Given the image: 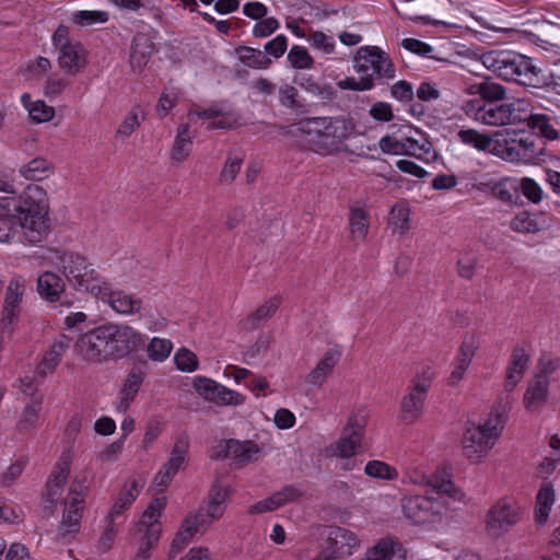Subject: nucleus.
Masks as SVG:
<instances>
[{
  "mask_svg": "<svg viewBox=\"0 0 560 560\" xmlns=\"http://www.w3.org/2000/svg\"><path fill=\"white\" fill-rule=\"evenodd\" d=\"M349 233L352 241L364 242L370 229V213L362 206H352L348 219Z\"/></svg>",
  "mask_w": 560,
  "mask_h": 560,
  "instance_id": "obj_32",
  "label": "nucleus"
},
{
  "mask_svg": "<svg viewBox=\"0 0 560 560\" xmlns=\"http://www.w3.org/2000/svg\"><path fill=\"white\" fill-rule=\"evenodd\" d=\"M528 126L538 130L541 136L547 139L555 140L558 138V130L550 122V117L545 114H534L528 122Z\"/></svg>",
  "mask_w": 560,
  "mask_h": 560,
  "instance_id": "obj_63",
  "label": "nucleus"
},
{
  "mask_svg": "<svg viewBox=\"0 0 560 560\" xmlns=\"http://www.w3.org/2000/svg\"><path fill=\"white\" fill-rule=\"evenodd\" d=\"M243 164V158L236 154H230L220 172V183L231 184L237 176Z\"/></svg>",
  "mask_w": 560,
  "mask_h": 560,
  "instance_id": "obj_64",
  "label": "nucleus"
},
{
  "mask_svg": "<svg viewBox=\"0 0 560 560\" xmlns=\"http://www.w3.org/2000/svg\"><path fill=\"white\" fill-rule=\"evenodd\" d=\"M145 336L127 324L107 323L80 335L74 353L89 364L121 359L144 345Z\"/></svg>",
  "mask_w": 560,
  "mask_h": 560,
  "instance_id": "obj_2",
  "label": "nucleus"
},
{
  "mask_svg": "<svg viewBox=\"0 0 560 560\" xmlns=\"http://www.w3.org/2000/svg\"><path fill=\"white\" fill-rule=\"evenodd\" d=\"M510 229L520 234H536L552 226V220L545 212H517L509 223Z\"/></svg>",
  "mask_w": 560,
  "mask_h": 560,
  "instance_id": "obj_22",
  "label": "nucleus"
},
{
  "mask_svg": "<svg viewBox=\"0 0 560 560\" xmlns=\"http://www.w3.org/2000/svg\"><path fill=\"white\" fill-rule=\"evenodd\" d=\"M25 293L26 279L22 275H13L5 287L0 311V327L3 332L14 331L22 313Z\"/></svg>",
  "mask_w": 560,
  "mask_h": 560,
  "instance_id": "obj_12",
  "label": "nucleus"
},
{
  "mask_svg": "<svg viewBox=\"0 0 560 560\" xmlns=\"http://www.w3.org/2000/svg\"><path fill=\"white\" fill-rule=\"evenodd\" d=\"M363 440V423L355 417L348 419L341 436L326 447V456L339 457L345 459L342 468L345 470H352L357 464L351 458L360 451Z\"/></svg>",
  "mask_w": 560,
  "mask_h": 560,
  "instance_id": "obj_10",
  "label": "nucleus"
},
{
  "mask_svg": "<svg viewBox=\"0 0 560 560\" xmlns=\"http://www.w3.org/2000/svg\"><path fill=\"white\" fill-rule=\"evenodd\" d=\"M487 186L495 199L509 206H516L520 203L516 177H504L498 182L488 183Z\"/></svg>",
  "mask_w": 560,
  "mask_h": 560,
  "instance_id": "obj_35",
  "label": "nucleus"
},
{
  "mask_svg": "<svg viewBox=\"0 0 560 560\" xmlns=\"http://www.w3.org/2000/svg\"><path fill=\"white\" fill-rule=\"evenodd\" d=\"M187 117L190 122H196L198 119L207 120L208 130L232 129L241 125L238 114L223 103L212 104L205 109H190Z\"/></svg>",
  "mask_w": 560,
  "mask_h": 560,
  "instance_id": "obj_17",
  "label": "nucleus"
},
{
  "mask_svg": "<svg viewBox=\"0 0 560 560\" xmlns=\"http://www.w3.org/2000/svg\"><path fill=\"white\" fill-rule=\"evenodd\" d=\"M108 20L109 14L104 10H79L71 14V21L80 27L104 24Z\"/></svg>",
  "mask_w": 560,
  "mask_h": 560,
  "instance_id": "obj_50",
  "label": "nucleus"
},
{
  "mask_svg": "<svg viewBox=\"0 0 560 560\" xmlns=\"http://www.w3.org/2000/svg\"><path fill=\"white\" fill-rule=\"evenodd\" d=\"M141 384L142 376L139 373H130L128 375L119 394V400L116 406L118 411H126L129 408L130 404L137 396Z\"/></svg>",
  "mask_w": 560,
  "mask_h": 560,
  "instance_id": "obj_42",
  "label": "nucleus"
},
{
  "mask_svg": "<svg viewBox=\"0 0 560 560\" xmlns=\"http://www.w3.org/2000/svg\"><path fill=\"white\" fill-rule=\"evenodd\" d=\"M436 371L433 363H428L418 368L408 389L428 396V392L435 378Z\"/></svg>",
  "mask_w": 560,
  "mask_h": 560,
  "instance_id": "obj_40",
  "label": "nucleus"
},
{
  "mask_svg": "<svg viewBox=\"0 0 560 560\" xmlns=\"http://www.w3.org/2000/svg\"><path fill=\"white\" fill-rule=\"evenodd\" d=\"M353 68L357 73L370 75L380 80L395 78V67L389 56L377 46L360 47L353 58Z\"/></svg>",
  "mask_w": 560,
  "mask_h": 560,
  "instance_id": "obj_9",
  "label": "nucleus"
},
{
  "mask_svg": "<svg viewBox=\"0 0 560 560\" xmlns=\"http://www.w3.org/2000/svg\"><path fill=\"white\" fill-rule=\"evenodd\" d=\"M70 82L67 78L58 74H49L45 81L43 93L49 100L60 96L68 88Z\"/></svg>",
  "mask_w": 560,
  "mask_h": 560,
  "instance_id": "obj_58",
  "label": "nucleus"
},
{
  "mask_svg": "<svg viewBox=\"0 0 560 560\" xmlns=\"http://www.w3.org/2000/svg\"><path fill=\"white\" fill-rule=\"evenodd\" d=\"M342 355V348L334 346L327 349L315 366L308 372L305 382L314 387H322L332 374Z\"/></svg>",
  "mask_w": 560,
  "mask_h": 560,
  "instance_id": "obj_21",
  "label": "nucleus"
},
{
  "mask_svg": "<svg viewBox=\"0 0 560 560\" xmlns=\"http://www.w3.org/2000/svg\"><path fill=\"white\" fill-rule=\"evenodd\" d=\"M517 194L522 191L524 197L534 205H538L544 199L541 186L530 177H516Z\"/></svg>",
  "mask_w": 560,
  "mask_h": 560,
  "instance_id": "obj_53",
  "label": "nucleus"
},
{
  "mask_svg": "<svg viewBox=\"0 0 560 560\" xmlns=\"http://www.w3.org/2000/svg\"><path fill=\"white\" fill-rule=\"evenodd\" d=\"M378 147L385 154L405 155L406 133L400 137L387 135L380 139Z\"/></svg>",
  "mask_w": 560,
  "mask_h": 560,
  "instance_id": "obj_59",
  "label": "nucleus"
},
{
  "mask_svg": "<svg viewBox=\"0 0 560 560\" xmlns=\"http://www.w3.org/2000/svg\"><path fill=\"white\" fill-rule=\"evenodd\" d=\"M49 260L73 290L93 298L106 290V278L84 255L73 250H52Z\"/></svg>",
  "mask_w": 560,
  "mask_h": 560,
  "instance_id": "obj_5",
  "label": "nucleus"
},
{
  "mask_svg": "<svg viewBox=\"0 0 560 560\" xmlns=\"http://www.w3.org/2000/svg\"><path fill=\"white\" fill-rule=\"evenodd\" d=\"M364 474L373 479L394 481L398 478V470L386 462L372 459L364 466Z\"/></svg>",
  "mask_w": 560,
  "mask_h": 560,
  "instance_id": "obj_46",
  "label": "nucleus"
},
{
  "mask_svg": "<svg viewBox=\"0 0 560 560\" xmlns=\"http://www.w3.org/2000/svg\"><path fill=\"white\" fill-rule=\"evenodd\" d=\"M401 551L400 541L392 536H384L368 547L357 560H393Z\"/></svg>",
  "mask_w": 560,
  "mask_h": 560,
  "instance_id": "obj_27",
  "label": "nucleus"
},
{
  "mask_svg": "<svg viewBox=\"0 0 560 560\" xmlns=\"http://www.w3.org/2000/svg\"><path fill=\"white\" fill-rule=\"evenodd\" d=\"M143 481L141 479L130 478L128 479L116 499L114 500L110 509L108 510L106 516L110 520H117L126 511H128L131 505L135 503L137 498L139 497L142 488Z\"/></svg>",
  "mask_w": 560,
  "mask_h": 560,
  "instance_id": "obj_26",
  "label": "nucleus"
},
{
  "mask_svg": "<svg viewBox=\"0 0 560 560\" xmlns=\"http://www.w3.org/2000/svg\"><path fill=\"white\" fill-rule=\"evenodd\" d=\"M88 491L89 482L86 476L75 475L63 502L62 520L59 526L61 537L70 538L79 532Z\"/></svg>",
  "mask_w": 560,
  "mask_h": 560,
  "instance_id": "obj_8",
  "label": "nucleus"
},
{
  "mask_svg": "<svg viewBox=\"0 0 560 560\" xmlns=\"http://www.w3.org/2000/svg\"><path fill=\"white\" fill-rule=\"evenodd\" d=\"M43 401V397H36L33 401L25 404L15 423V429L19 433L30 434L37 430L40 423Z\"/></svg>",
  "mask_w": 560,
  "mask_h": 560,
  "instance_id": "obj_29",
  "label": "nucleus"
},
{
  "mask_svg": "<svg viewBox=\"0 0 560 560\" xmlns=\"http://www.w3.org/2000/svg\"><path fill=\"white\" fill-rule=\"evenodd\" d=\"M288 61L294 69H310L314 65L313 57L307 49L300 45H293L288 52Z\"/></svg>",
  "mask_w": 560,
  "mask_h": 560,
  "instance_id": "obj_57",
  "label": "nucleus"
},
{
  "mask_svg": "<svg viewBox=\"0 0 560 560\" xmlns=\"http://www.w3.org/2000/svg\"><path fill=\"white\" fill-rule=\"evenodd\" d=\"M427 396L407 389L399 404V419L402 423L411 425L422 417Z\"/></svg>",
  "mask_w": 560,
  "mask_h": 560,
  "instance_id": "obj_28",
  "label": "nucleus"
},
{
  "mask_svg": "<svg viewBox=\"0 0 560 560\" xmlns=\"http://www.w3.org/2000/svg\"><path fill=\"white\" fill-rule=\"evenodd\" d=\"M235 51L241 62L249 68L267 69L271 63V60L259 49L241 46Z\"/></svg>",
  "mask_w": 560,
  "mask_h": 560,
  "instance_id": "obj_45",
  "label": "nucleus"
},
{
  "mask_svg": "<svg viewBox=\"0 0 560 560\" xmlns=\"http://www.w3.org/2000/svg\"><path fill=\"white\" fill-rule=\"evenodd\" d=\"M549 378L545 375L534 376L527 384L523 396L525 409L530 413H539L548 401Z\"/></svg>",
  "mask_w": 560,
  "mask_h": 560,
  "instance_id": "obj_23",
  "label": "nucleus"
},
{
  "mask_svg": "<svg viewBox=\"0 0 560 560\" xmlns=\"http://www.w3.org/2000/svg\"><path fill=\"white\" fill-rule=\"evenodd\" d=\"M556 500L553 486L550 482H544L538 490L535 506V521L539 525L546 524Z\"/></svg>",
  "mask_w": 560,
  "mask_h": 560,
  "instance_id": "obj_36",
  "label": "nucleus"
},
{
  "mask_svg": "<svg viewBox=\"0 0 560 560\" xmlns=\"http://www.w3.org/2000/svg\"><path fill=\"white\" fill-rule=\"evenodd\" d=\"M49 198L37 184H30L14 202L0 198V243L12 241L16 224L30 243L40 242L49 231Z\"/></svg>",
  "mask_w": 560,
  "mask_h": 560,
  "instance_id": "obj_1",
  "label": "nucleus"
},
{
  "mask_svg": "<svg viewBox=\"0 0 560 560\" xmlns=\"http://www.w3.org/2000/svg\"><path fill=\"white\" fill-rule=\"evenodd\" d=\"M176 369L184 373H194L199 369L198 357L188 348L182 347L174 354Z\"/></svg>",
  "mask_w": 560,
  "mask_h": 560,
  "instance_id": "obj_54",
  "label": "nucleus"
},
{
  "mask_svg": "<svg viewBox=\"0 0 560 560\" xmlns=\"http://www.w3.org/2000/svg\"><path fill=\"white\" fill-rule=\"evenodd\" d=\"M328 555L334 560L339 556H351L360 547L361 541L355 533L343 527H329L327 532Z\"/></svg>",
  "mask_w": 560,
  "mask_h": 560,
  "instance_id": "obj_20",
  "label": "nucleus"
},
{
  "mask_svg": "<svg viewBox=\"0 0 560 560\" xmlns=\"http://www.w3.org/2000/svg\"><path fill=\"white\" fill-rule=\"evenodd\" d=\"M172 350L173 342L167 338L153 337L147 345V355L153 362H164Z\"/></svg>",
  "mask_w": 560,
  "mask_h": 560,
  "instance_id": "obj_51",
  "label": "nucleus"
},
{
  "mask_svg": "<svg viewBox=\"0 0 560 560\" xmlns=\"http://www.w3.org/2000/svg\"><path fill=\"white\" fill-rule=\"evenodd\" d=\"M159 32L148 24H142L132 37L129 51V65L133 72H141L156 51L155 40Z\"/></svg>",
  "mask_w": 560,
  "mask_h": 560,
  "instance_id": "obj_15",
  "label": "nucleus"
},
{
  "mask_svg": "<svg viewBox=\"0 0 560 560\" xmlns=\"http://www.w3.org/2000/svg\"><path fill=\"white\" fill-rule=\"evenodd\" d=\"M73 457L74 453L71 448L63 450L48 480L63 488L69 477Z\"/></svg>",
  "mask_w": 560,
  "mask_h": 560,
  "instance_id": "obj_48",
  "label": "nucleus"
},
{
  "mask_svg": "<svg viewBox=\"0 0 560 560\" xmlns=\"http://www.w3.org/2000/svg\"><path fill=\"white\" fill-rule=\"evenodd\" d=\"M528 361L529 357L524 349L517 348L513 351L505 371L504 393L499 397L509 396L510 404L512 402V393L523 380Z\"/></svg>",
  "mask_w": 560,
  "mask_h": 560,
  "instance_id": "obj_24",
  "label": "nucleus"
},
{
  "mask_svg": "<svg viewBox=\"0 0 560 560\" xmlns=\"http://www.w3.org/2000/svg\"><path fill=\"white\" fill-rule=\"evenodd\" d=\"M480 124L495 127L508 126L509 119L505 104L488 105Z\"/></svg>",
  "mask_w": 560,
  "mask_h": 560,
  "instance_id": "obj_60",
  "label": "nucleus"
},
{
  "mask_svg": "<svg viewBox=\"0 0 560 560\" xmlns=\"http://www.w3.org/2000/svg\"><path fill=\"white\" fill-rule=\"evenodd\" d=\"M479 347V335L475 331H468L464 335L458 352L455 358L471 363Z\"/></svg>",
  "mask_w": 560,
  "mask_h": 560,
  "instance_id": "obj_56",
  "label": "nucleus"
},
{
  "mask_svg": "<svg viewBox=\"0 0 560 560\" xmlns=\"http://www.w3.org/2000/svg\"><path fill=\"white\" fill-rule=\"evenodd\" d=\"M246 401V396L219 383L211 404L219 407H240Z\"/></svg>",
  "mask_w": 560,
  "mask_h": 560,
  "instance_id": "obj_44",
  "label": "nucleus"
},
{
  "mask_svg": "<svg viewBox=\"0 0 560 560\" xmlns=\"http://www.w3.org/2000/svg\"><path fill=\"white\" fill-rule=\"evenodd\" d=\"M65 289L66 284L63 280L52 271H45L37 278V293L47 302H57Z\"/></svg>",
  "mask_w": 560,
  "mask_h": 560,
  "instance_id": "obj_31",
  "label": "nucleus"
},
{
  "mask_svg": "<svg viewBox=\"0 0 560 560\" xmlns=\"http://www.w3.org/2000/svg\"><path fill=\"white\" fill-rule=\"evenodd\" d=\"M94 298L105 301L116 314L122 316L140 315L143 311V301L141 298L125 290H113L107 280L104 293L95 295Z\"/></svg>",
  "mask_w": 560,
  "mask_h": 560,
  "instance_id": "obj_18",
  "label": "nucleus"
},
{
  "mask_svg": "<svg viewBox=\"0 0 560 560\" xmlns=\"http://www.w3.org/2000/svg\"><path fill=\"white\" fill-rule=\"evenodd\" d=\"M280 305V298L272 296L264 304L257 307L256 311L250 313L242 323L241 327L245 331H250L258 328L264 322L271 318Z\"/></svg>",
  "mask_w": 560,
  "mask_h": 560,
  "instance_id": "obj_33",
  "label": "nucleus"
},
{
  "mask_svg": "<svg viewBox=\"0 0 560 560\" xmlns=\"http://www.w3.org/2000/svg\"><path fill=\"white\" fill-rule=\"evenodd\" d=\"M166 505L167 499L164 495L152 499L135 522L131 535L135 538L160 540L162 534L161 518Z\"/></svg>",
  "mask_w": 560,
  "mask_h": 560,
  "instance_id": "obj_14",
  "label": "nucleus"
},
{
  "mask_svg": "<svg viewBox=\"0 0 560 560\" xmlns=\"http://www.w3.org/2000/svg\"><path fill=\"white\" fill-rule=\"evenodd\" d=\"M510 398L498 397L488 418L480 423H470L460 438L462 456L471 465L485 463L499 441L505 427Z\"/></svg>",
  "mask_w": 560,
  "mask_h": 560,
  "instance_id": "obj_4",
  "label": "nucleus"
},
{
  "mask_svg": "<svg viewBox=\"0 0 560 560\" xmlns=\"http://www.w3.org/2000/svg\"><path fill=\"white\" fill-rule=\"evenodd\" d=\"M493 150L494 155L509 162L527 161L537 154L535 139L529 136L501 140Z\"/></svg>",
  "mask_w": 560,
  "mask_h": 560,
  "instance_id": "obj_19",
  "label": "nucleus"
},
{
  "mask_svg": "<svg viewBox=\"0 0 560 560\" xmlns=\"http://www.w3.org/2000/svg\"><path fill=\"white\" fill-rule=\"evenodd\" d=\"M521 520V506L512 498H502L497 501L486 515V530L500 538L508 534Z\"/></svg>",
  "mask_w": 560,
  "mask_h": 560,
  "instance_id": "obj_13",
  "label": "nucleus"
},
{
  "mask_svg": "<svg viewBox=\"0 0 560 560\" xmlns=\"http://www.w3.org/2000/svg\"><path fill=\"white\" fill-rule=\"evenodd\" d=\"M188 450V438L185 435L178 436L173 445L171 456L164 465H166L167 467H170V469H173L177 472L186 462Z\"/></svg>",
  "mask_w": 560,
  "mask_h": 560,
  "instance_id": "obj_52",
  "label": "nucleus"
},
{
  "mask_svg": "<svg viewBox=\"0 0 560 560\" xmlns=\"http://www.w3.org/2000/svg\"><path fill=\"white\" fill-rule=\"evenodd\" d=\"M264 454V447L253 440H224L214 448L215 457L231 458L240 466L248 465L262 457Z\"/></svg>",
  "mask_w": 560,
  "mask_h": 560,
  "instance_id": "obj_16",
  "label": "nucleus"
},
{
  "mask_svg": "<svg viewBox=\"0 0 560 560\" xmlns=\"http://www.w3.org/2000/svg\"><path fill=\"white\" fill-rule=\"evenodd\" d=\"M458 138L465 144L471 145L479 151H489L494 154V148L501 143V140H492L486 133H480L475 129L460 130Z\"/></svg>",
  "mask_w": 560,
  "mask_h": 560,
  "instance_id": "obj_41",
  "label": "nucleus"
},
{
  "mask_svg": "<svg viewBox=\"0 0 560 560\" xmlns=\"http://www.w3.org/2000/svg\"><path fill=\"white\" fill-rule=\"evenodd\" d=\"M219 382L207 376H195L191 386L195 393L203 400L211 402Z\"/></svg>",
  "mask_w": 560,
  "mask_h": 560,
  "instance_id": "obj_61",
  "label": "nucleus"
},
{
  "mask_svg": "<svg viewBox=\"0 0 560 560\" xmlns=\"http://www.w3.org/2000/svg\"><path fill=\"white\" fill-rule=\"evenodd\" d=\"M482 65L499 78L524 86L539 85L538 74L541 70L532 58L509 50H491L481 55Z\"/></svg>",
  "mask_w": 560,
  "mask_h": 560,
  "instance_id": "obj_6",
  "label": "nucleus"
},
{
  "mask_svg": "<svg viewBox=\"0 0 560 560\" xmlns=\"http://www.w3.org/2000/svg\"><path fill=\"white\" fill-rule=\"evenodd\" d=\"M192 150V135L189 130V124H180L172 147L171 159L175 163L184 162Z\"/></svg>",
  "mask_w": 560,
  "mask_h": 560,
  "instance_id": "obj_39",
  "label": "nucleus"
},
{
  "mask_svg": "<svg viewBox=\"0 0 560 560\" xmlns=\"http://www.w3.org/2000/svg\"><path fill=\"white\" fill-rule=\"evenodd\" d=\"M509 125L520 122H529L532 116V106L529 101L525 98H515L512 102L505 103Z\"/></svg>",
  "mask_w": 560,
  "mask_h": 560,
  "instance_id": "obj_43",
  "label": "nucleus"
},
{
  "mask_svg": "<svg viewBox=\"0 0 560 560\" xmlns=\"http://www.w3.org/2000/svg\"><path fill=\"white\" fill-rule=\"evenodd\" d=\"M306 40L313 49L325 55L335 52L336 42L332 35L326 34L322 31H311Z\"/></svg>",
  "mask_w": 560,
  "mask_h": 560,
  "instance_id": "obj_55",
  "label": "nucleus"
},
{
  "mask_svg": "<svg viewBox=\"0 0 560 560\" xmlns=\"http://www.w3.org/2000/svg\"><path fill=\"white\" fill-rule=\"evenodd\" d=\"M405 149V155H411L427 163L436 158L432 143L419 130H409L406 133Z\"/></svg>",
  "mask_w": 560,
  "mask_h": 560,
  "instance_id": "obj_30",
  "label": "nucleus"
},
{
  "mask_svg": "<svg viewBox=\"0 0 560 560\" xmlns=\"http://www.w3.org/2000/svg\"><path fill=\"white\" fill-rule=\"evenodd\" d=\"M54 171V164L46 158L37 156L22 164L19 174L26 180L39 182L49 176Z\"/></svg>",
  "mask_w": 560,
  "mask_h": 560,
  "instance_id": "obj_37",
  "label": "nucleus"
},
{
  "mask_svg": "<svg viewBox=\"0 0 560 560\" xmlns=\"http://www.w3.org/2000/svg\"><path fill=\"white\" fill-rule=\"evenodd\" d=\"M145 112L139 104L135 105L125 116L121 124L118 126L117 137L127 138L131 136L144 120Z\"/></svg>",
  "mask_w": 560,
  "mask_h": 560,
  "instance_id": "obj_47",
  "label": "nucleus"
},
{
  "mask_svg": "<svg viewBox=\"0 0 560 560\" xmlns=\"http://www.w3.org/2000/svg\"><path fill=\"white\" fill-rule=\"evenodd\" d=\"M389 226L394 233L405 234L410 229V209L408 206L395 205L389 212Z\"/></svg>",
  "mask_w": 560,
  "mask_h": 560,
  "instance_id": "obj_49",
  "label": "nucleus"
},
{
  "mask_svg": "<svg viewBox=\"0 0 560 560\" xmlns=\"http://www.w3.org/2000/svg\"><path fill=\"white\" fill-rule=\"evenodd\" d=\"M427 487L430 489L427 491L434 497H442L443 494L453 495L454 485L445 477H441L438 474L428 476Z\"/></svg>",
  "mask_w": 560,
  "mask_h": 560,
  "instance_id": "obj_62",
  "label": "nucleus"
},
{
  "mask_svg": "<svg viewBox=\"0 0 560 560\" xmlns=\"http://www.w3.org/2000/svg\"><path fill=\"white\" fill-rule=\"evenodd\" d=\"M21 104L35 124L48 122L55 117V108L52 106L47 105L42 100L33 101L28 93L21 95Z\"/></svg>",
  "mask_w": 560,
  "mask_h": 560,
  "instance_id": "obj_38",
  "label": "nucleus"
},
{
  "mask_svg": "<svg viewBox=\"0 0 560 560\" xmlns=\"http://www.w3.org/2000/svg\"><path fill=\"white\" fill-rule=\"evenodd\" d=\"M51 44L57 51V65L66 75L75 77L89 65V51L83 44L70 36V28L57 26L51 35Z\"/></svg>",
  "mask_w": 560,
  "mask_h": 560,
  "instance_id": "obj_7",
  "label": "nucleus"
},
{
  "mask_svg": "<svg viewBox=\"0 0 560 560\" xmlns=\"http://www.w3.org/2000/svg\"><path fill=\"white\" fill-rule=\"evenodd\" d=\"M353 130L352 121L342 116L310 117L292 125L290 133L314 153L329 156L342 151L343 142Z\"/></svg>",
  "mask_w": 560,
  "mask_h": 560,
  "instance_id": "obj_3",
  "label": "nucleus"
},
{
  "mask_svg": "<svg viewBox=\"0 0 560 560\" xmlns=\"http://www.w3.org/2000/svg\"><path fill=\"white\" fill-rule=\"evenodd\" d=\"M404 514L417 524L433 523L445 513L444 498L424 494L406 495L401 500Z\"/></svg>",
  "mask_w": 560,
  "mask_h": 560,
  "instance_id": "obj_11",
  "label": "nucleus"
},
{
  "mask_svg": "<svg viewBox=\"0 0 560 560\" xmlns=\"http://www.w3.org/2000/svg\"><path fill=\"white\" fill-rule=\"evenodd\" d=\"M206 528L196 514H188L173 539L172 548L176 551L182 550L196 535H201Z\"/></svg>",
  "mask_w": 560,
  "mask_h": 560,
  "instance_id": "obj_34",
  "label": "nucleus"
},
{
  "mask_svg": "<svg viewBox=\"0 0 560 560\" xmlns=\"http://www.w3.org/2000/svg\"><path fill=\"white\" fill-rule=\"evenodd\" d=\"M71 345V338L65 334L59 335L36 366V374L45 377L52 374L61 362V359Z\"/></svg>",
  "mask_w": 560,
  "mask_h": 560,
  "instance_id": "obj_25",
  "label": "nucleus"
}]
</instances>
